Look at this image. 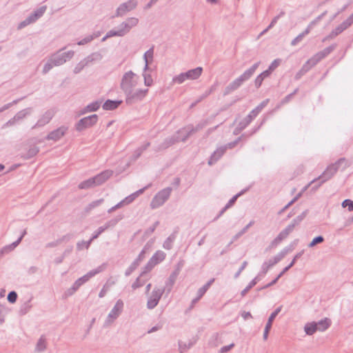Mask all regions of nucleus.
Wrapping results in <instances>:
<instances>
[{"label": "nucleus", "instance_id": "f257e3e1", "mask_svg": "<svg viewBox=\"0 0 353 353\" xmlns=\"http://www.w3.org/2000/svg\"><path fill=\"white\" fill-rule=\"evenodd\" d=\"M139 77L132 70L125 72L121 79L120 88L125 95V103L134 105L141 101L148 94L149 90L135 89L138 84Z\"/></svg>", "mask_w": 353, "mask_h": 353}, {"label": "nucleus", "instance_id": "f03ea898", "mask_svg": "<svg viewBox=\"0 0 353 353\" xmlns=\"http://www.w3.org/2000/svg\"><path fill=\"white\" fill-rule=\"evenodd\" d=\"M261 62L258 61L253 64L250 68L246 70L242 74H241L239 77L235 79L231 83H230L225 88L223 91V95L226 96L234 91L238 90L244 82L249 80L252 75L254 74L256 70L259 68Z\"/></svg>", "mask_w": 353, "mask_h": 353}, {"label": "nucleus", "instance_id": "7ed1b4c3", "mask_svg": "<svg viewBox=\"0 0 353 353\" xmlns=\"http://www.w3.org/2000/svg\"><path fill=\"white\" fill-rule=\"evenodd\" d=\"M345 161V158L342 157L338 159L335 163L329 165L320 176L310 182V183H314L319 181L316 185L312 187V190H317L322 184L332 179L337 172L341 164Z\"/></svg>", "mask_w": 353, "mask_h": 353}, {"label": "nucleus", "instance_id": "20e7f679", "mask_svg": "<svg viewBox=\"0 0 353 353\" xmlns=\"http://www.w3.org/2000/svg\"><path fill=\"white\" fill-rule=\"evenodd\" d=\"M172 190V188L168 187L157 192L150 203L151 208L156 209L163 205L169 199Z\"/></svg>", "mask_w": 353, "mask_h": 353}, {"label": "nucleus", "instance_id": "39448f33", "mask_svg": "<svg viewBox=\"0 0 353 353\" xmlns=\"http://www.w3.org/2000/svg\"><path fill=\"white\" fill-rule=\"evenodd\" d=\"M270 101L269 99H266L260 103L254 109H253L240 123L246 128L250 123L258 116L262 110L267 106Z\"/></svg>", "mask_w": 353, "mask_h": 353}, {"label": "nucleus", "instance_id": "423d86ee", "mask_svg": "<svg viewBox=\"0 0 353 353\" xmlns=\"http://www.w3.org/2000/svg\"><path fill=\"white\" fill-rule=\"evenodd\" d=\"M74 54V52L73 50H69L61 53V50H59L52 54L50 59L54 66H59L63 65L67 61L70 60L73 57Z\"/></svg>", "mask_w": 353, "mask_h": 353}, {"label": "nucleus", "instance_id": "0eeeda50", "mask_svg": "<svg viewBox=\"0 0 353 353\" xmlns=\"http://www.w3.org/2000/svg\"><path fill=\"white\" fill-rule=\"evenodd\" d=\"M98 115L96 114L81 119L75 125V129L78 132H81L86 128L95 125L98 121Z\"/></svg>", "mask_w": 353, "mask_h": 353}, {"label": "nucleus", "instance_id": "6e6552de", "mask_svg": "<svg viewBox=\"0 0 353 353\" xmlns=\"http://www.w3.org/2000/svg\"><path fill=\"white\" fill-rule=\"evenodd\" d=\"M166 287L163 288H154L151 293L147 302V307L150 310L154 308L159 303L163 294L166 290Z\"/></svg>", "mask_w": 353, "mask_h": 353}, {"label": "nucleus", "instance_id": "1a4fd4ad", "mask_svg": "<svg viewBox=\"0 0 353 353\" xmlns=\"http://www.w3.org/2000/svg\"><path fill=\"white\" fill-rule=\"evenodd\" d=\"M184 265V261L180 260L175 266L174 270L170 274L168 281L166 283L167 294H169L171 291L173 285L174 284L177 276L180 274L182 268Z\"/></svg>", "mask_w": 353, "mask_h": 353}, {"label": "nucleus", "instance_id": "9d476101", "mask_svg": "<svg viewBox=\"0 0 353 353\" xmlns=\"http://www.w3.org/2000/svg\"><path fill=\"white\" fill-rule=\"evenodd\" d=\"M146 252V247L141 251L137 258L130 264L125 272V276H129L140 265L141 262L145 258V254Z\"/></svg>", "mask_w": 353, "mask_h": 353}, {"label": "nucleus", "instance_id": "9b49d317", "mask_svg": "<svg viewBox=\"0 0 353 353\" xmlns=\"http://www.w3.org/2000/svg\"><path fill=\"white\" fill-rule=\"evenodd\" d=\"M68 128L65 125H62L56 130L50 132L46 137V140H53L57 141L60 140L66 133Z\"/></svg>", "mask_w": 353, "mask_h": 353}, {"label": "nucleus", "instance_id": "f8f14e48", "mask_svg": "<svg viewBox=\"0 0 353 353\" xmlns=\"http://www.w3.org/2000/svg\"><path fill=\"white\" fill-rule=\"evenodd\" d=\"M137 6L136 3H133L131 1L121 3L117 9L115 17H123L128 12H130L134 9Z\"/></svg>", "mask_w": 353, "mask_h": 353}, {"label": "nucleus", "instance_id": "ddd939ff", "mask_svg": "<svg viewBox=\"0 0 353 353\" xmlns=\"http://www.w3.org/2000/svg\"><path fill=\"white\" fill-rule=\"evenodd\" d=\"M112 174L113 171L106 170L93 176L92 179L94 183V186L96 187L104 183L109 178H110Z\"/></svg>", "mask_w": 353, "mask_h": 353}, {"label": "nucleus", "instance_id": "4468645a", "mask_svg": "<svg viewBox=\"0 0 353 353\" xmlns=\"http://www.w3.org/2000/svg\"><path fill=\"white\" fill-rule=\"evenodd\" d=\"M336 44L334 43L331 46L324 48L322 51L316 53L312 58L314 59V63H318L320 61H321L323 59L326 57L328 54H330L332 51L335 50L336 48Z\"/></svg>", "mask_w": 353, "mask_h": 353}, {"label": "nucleus", "instance_id": "2eb2a0df", "mask_svg": "<svg viewBox=\"0 0 353 353\" xmlns=\"http://www.w3.org/2000/svg\"><path fill=\"white\" fill-rule=\"evenodd\" d=\"M314 59L312 57L308 59L302 66V68L296 72L294 76L295 80H299L305 74H306L312 67L317 63H314Z\"/></svg>", "mask_w": 353, "mask_h": 353}, {"label": "nucleus", "instance_id": "dca6fc26", "mask_svg": "<svg viewBox=\"0 0 353 353\" xmlns=\"http://www.w3.org/2000/svg\"><path fill=\"white\" fill-rule=\"evenodd\" d=\"M123 309V302L121 299H119L116 302L113 308L110 312V313L108 316V318L111 319L112 321L115 320L116 319L118 318V316L122 312Z\"/></svg>", "mask_w": 353, "mask_h": 353}, {"label": "nucleus", "instance_id": "f3484780", "mask_svg": "<svg viewBox=\"0 0 353 353\" xmlns=\"http://www.w3.org/2000/svg\"><path fill=\"white\" fill-rule=\"evenodd\" d=\"M353 24V13L350 14L345 21L336 26L333 31L338 35L349 28Z\"/></svg>", "mask_w": 353, "mask_h": 353}, {"label": "nucleus", "instance_id": "a211bd4d", "mask_svg": "<svg viewBox=\"0 0 353 353\" xmlns=\"http://www.w3.org/2000/svg\"><path fill=\"white\" fill-rule=\"evenodd\" d=\"M54 116V112L52 110H47L41 117L37 121L36 124L32 127V128H37L43 127L45 125L48 124Z\"/></svg>", "mask_w": 353, "mask_h": 353}, {"label": "nucleus", "instance_id": "6ab92c4d", "mask_svg": "<svg viewBox=\"0 0 353 353\" xmlns=\"http://www.w3.org/2000/svg\"><path fill=\"white\" fill-rule=\"evenodd\" d=\"M179 142V136L173 135L170 137H167L164 141L158 146L156 151H160L165 150L176 143Z\"/></svg>", "mask_w": 353, "mask_h": 353}, {"label": "nucleus", "instance_id": "aec40b11", "mask_svg": "<svg viewBox=\"0 0 353 353\" xmlns=\"http://www.w3.org/2000/svg\"><path fill=\"white\" fill-rule=\"evenodd\" d=\"M247 190H243L238 194L233 196L228 202V203L225 205L224 208L221 209V210L219 212V214L214 219V221H216L220 216H221L223 213L230 208H231L236 201L237 199L244 194L246 192Z\"/></svg>", "mask_w": 353, "mask_h": 353}, {"label": "nucleus", "instance_id": "412c9836", "mask_svg": "<svg viewBox=\"0 0 353 353\" xmlns=\"http://www.w3.org/2000/svg\"><path fill=\"white\" fill-rule=\"evenodd\" d=\"M227 150V146H221L217 148L210 156L208 160V165H212L215 163L224 154Z\"/></svg>", "mask_w": 353, "mask_h": 353}, {"label": "nucleus", "instance_id": "4be33fe9", "mask_svg": "<svg viewBox=\"0 0 353 353\" xmlns=\"http://www.w3.org/2000/svg\"><path fill=\"white\" fill-rule=\"evenodd\" d=\"M47 9L46 6H41L37 10L31 13L27 18L30 23L36 22L43 16Z\"/></svg>", "mask_w": 353, "mask_h": 353}, {"label": "nucleus", "instance_id": "5701e85b", "mask_svg": "<svg viewBox=\"0 0 353 353\" xmlns=\"http://www.w3.org/2000/svg\"><path fill=\"white\" fill-rule=\"evenodd\" d=\"M203 68L201 67H197L194 69L190 70L185 72H183L186 79L195 80L197 79L202 74Z\"/></svg>", "mask_w": 353, "mask_h": 353}, {"label": "nucleus", "instance_id": "b1692460", "mask_svg": "<svg viewBox=\"0 0 353 353\" xmlns=\"http://www.w3.org/2000/svg\"><path fill=\"white\" fill-rule=\"evenodd\" d=\"M122 103L121 100H106L103 104V109L105 110H114Z\"/></svg>", "mask_w": 353, "mask_h": 353}, {"label": "nucleus", "instance_id": "393cba45", "mask_svg": "<svg viewBox=\"0 0 353 353\" xmlns=\"http://www.w3.org/2000/svg\"><path fill=\"white\" fill-rule=\"evenodd\" d=\"M166 254L161 250L157 251L152 256L150 259V261L156 266L165 259Z\"/></svg>", "mask_w": 353, "mask_h": 353}, {"label": "nucleus", "instance_id": "a878e982", "mask_svg": "<svg viewBox=\"0 0 353 353\" xmlns=\"http://www.w3.org/2000/svg\"><path fill=\"white\" fill-rule=\"evenodd\" d=\"M39 152V147L35 145H31L26 153L21 154V157L26 160H28L36 156Z\"/></svg>", "mask_w": 353, "mask_h": 353}, {"label": "nucleus", "instance_id": "bb28decb", "mask_svg": "<svg viewBox=\"0 0 353 353\" xmlns=\"http://www.w3.org/2000/svg\"><path fill=\"white\" fill-rule=\"evenodd\" d=\"M331 320L328 318H325L321 321L316 322L317 329L319 331L323 332L326 330L331 325Z\"/></svg>", "mask_w": 353, "mask_h": 353}, {"label": "nucleus", "instance_id": "cd10ccee", "mask_svg": "<svg viewBox=\"0 0 353 353\" xmlns=\"http://www.w3.org/2000/svg\"><path fill=\"white\" fill-rule=\"evenodd\" d=\"M270 75V72L265 70L259 74L254 79V85L256 88H259L263 81V80Z\"/></svg>", "mask_w": 353, "mask_h": 353}, {"label": "nucleus", "instance_id": "c85d7f7f", "mask_svg": "<svg viewBox=\"0 0 353 353\" xmlns=\"http://www.w3.org/2000/svg\"><path fill=\"white\" fill-rule=\"evenodd\" d=\"M176 232L172 233L163 242V247L166 250H171L172 248V243L176 239Z\"/></svg>", "mask_w": 353, "mask_h": 353}, {"label": "nucleus", "instance_id": "c756f323", "mask_svg": "<svg viewBox=\"0 0 353 353\" xmlns=\"http://www.w3.org/2000/svg\"><path fill=\"white\" fill-rule=\"evenodd\" d=\"M304 330L307 335H312L314 334L318 330L316 322L313 321L306 323L304 327Z\"/></svg>", "mask_w": 353, "mask_h": 353}, {"label": "nucleus", "instance_id": "7c9ffc66", "mask_svg": "<svg viewBox=\"0 0 353 353\" xmlns=\"http://www.w3.org/2000/svg\"><path fill=\"white\" fill-rule=\"evenodd\" d=\"M101 101H95L88 104L86 107H85L83 113H85L87 112H94L99 109L101 106Z\"/></svg>", "mask_w": 353, "mask_h": 353}, {"label": "nucleus", "instance_id": "2f4dec72", "mask_svg": "<svg viewBox=\"0 0 353 353\" xmlns=\"http://www.w3.org/2000/svg\"><path fill=\"white\" fill-rule=\"evenodd\" d=\"M299 88H296L292 93L285 96L279 103V104L276 106V109H279L281 106L289 103L293 97L299 92Z\"/></svg>", "mask_w": 353, "mask_h": 353}, {"label": "nucleus", "instance_id": "473e14b6", "mask_svg": "<svg viewBox=\"0 0 353 353\" xmlns=\"http://www.w3.org/2000/svg\"><path fill=\"white\" fill-rule=\"evenodd\" d=\"M94 187L95 186L92 177L81 182L78 185V188L81 190H87Z\"/></svg>", "mask_w": 353, "mask_h": 353}, {"label": "nucleus", "instance_id": "72a5a7b5", "mask_svg": "<svg viewBox=\"0 0 353 353\" xmlns=\"http://www.w3.org/2000/svg\"><path fill=\"white\" fill-rule=\"evenodd\" d=\"M46 349V338L43 335H42L39 339L38 340L35 351L38 352H43Z\"/></svg>", "mask_w": 353, "mask_h": 353}, {"label": "nucleus", "instance_id": "f704fd0d", "mask_svg": "<svg viewBox=\"0 0 353 353\" xmlns=\"http://www.w3.org/2000/svg\"><path fill=\"white\" fill-rule=\"evenodd\" d=\"M214 281L215 279L214 278L209 280V281H208L204 285L198 290L197 295L201 298L211 286V285L214 282Z\"/></svg>", "mask_w": 353, "mask_h": 353}, {"label": "nucleus", "instance_id": "c9c22d12", "mask_svg": "<svg viewBox=\"0 0 353 353\" xmlns=\"http://www.w3.org/2000/svg\"><path fill=\"white\" fill-rule=\"evenodd\" d=\"M123 215H118L114 219H110V221H107L104 225V228L105 230H108V228L114 227L119 221L123 219Z\"/></svg>", "mask_w": 353, "mask_h": 353}, {"label": "nucleus", "instance_id": "e433bc0d", "mask_svg": "<svg viewBox=\"0 0 353 353\" xmlns=\"http://www.w3.org/2000/svg\"><path fill=\"white\" fill-rule=\"evenodd\" d=\"M101 59L102 55L101 53L97 52L88 55L84 59V60L86 61V63L88 64L89 63H92L93 61H100Z\"/></svg>", "mask_w": 353, "mask_h": 353}, {"label": "nucleus", "instance_id": "4c0bfd02", "mask_svg": "<svg viewBox=\"0 0 353 353\" xmlns=\"http://www.w3.org/2000/svg\"><path fill=\"white\" fill-rule=\"evenodd\" d=\"M259 281V276H256L254 279H253L249 284L246 286L245 289H243L241 292V296H245V294L254 286L256 285L258 281Z\"/></svg>", "mask_w": 353, "mask_h": 353}, {"label": "nucleus", "instance_id": "58836bf2", "mask_svg": "<svg viewBox=\"0 0 353 353\" xmlns=\"http://www.w3.org/2000/svg\"><path fill=\"white\" fill-rule=\"evenodd\" d=\"M104 201L103 199H100L96 201H94L89 203L85 208V212L88 213L94 208L99 206L101 203H103Z\"/></svg>", "mask_w": 353, "mask_h": 353}, {"label": "nucleus", "instance_id": "ea45409f", "mask_svg": "<svg viewBox=\"0 0 353 353\" xmlns=\"http://www.w3.org/2000/svg\"><path fill=\"white\" fill-rule=\"evenodd\" d=\"M304 250H301V252H298L294 256L291 263L286 266L283 270L281 271V272L284 274L287 271H288L296 263L297 259H300L301 256L303 254Z\"/></svg>", "mask_w": 353, "mask_h": 353}, {"label": "nucleus", "instance_id": "a19ab883", "mask_svg": "<svg viewBox=\"0 0 353 353\" xmlns=\"http://www.w3.org/2000/svg\"><path fill=\"white\" fill-rule=\"evenodd\" d=\"M185 130H188V135H192L196 132H197L199 129L196 128V126L193 125H188L177 131V134L183 133Z\"/></svg>", "mask_w": 353, "mask_h": 353}, {"label": "nucleus", "instance_id": "79ce46f5", "mask_svg": "<svg viewBox=\"0 0 353 353\" xmlns=\"http://www.w3.org/2000/svg\"><path fill=\"white\" fill-rule=\"evenodd\" d=\"M185 130H188V135H192L196 132H197L199 129L196 128V126L193 125H188L177 131V134L183 133Z\"/></svg>", "mask_w": 353, "mask_h": 353}, {"label": "nucleus", "instance_id": "37998d69", "mask_svg": "<svg viewBox=\"0 0 353 353\" xmlns=\"http://www.w3.org/2000/svg\"><path fill=\"white\" fill-rule=\"evenodd\" d=\"M90 279L89 278L88 275L86 274L83 275V276L79 278L74 283L73 286L78 290V289L83 285L85 283L88 281Z\"/></svg>", "mask_w": 353, "mask_h": 353}, {"label": "nucleus", "instance_id": "c03bdc74", "mask_svg": "<svg viewBox=\"0 0 353 353\" xmlns=\"http://www.w3.org/2000/svg\"><path fill=\"white\" fill-rule=\"evenodd\" d=\"M281 306L277 307L271 314L270 316H269L268 318V322L265 325V326L268 327H270L272 328V323L274 320V319L276 318V316L278 315V314L281 312Z\"/></svg>", "mask_w": 353, "mask_h": 353}, {"label": "nucleus", "instance_id": "a18cd8bd", "mask_svg": "<svg viewBox=\"0 0 353 353\" xmlns=\"http://www.w3.org/2000/svg\"><path fill=\"white\" fill-rule=\"evenodd\" d=\"M70 234H66V235H64L61 238L57 239V241H52V242H50L46 244V248H54V247H57V245H59L60 243H61V242H63V241H65V239H70Z\"/></svg>", "mask_w": 353, "mask_h": 353}, {"label": "nucleus", "instance_id": "49530a36", "mask_svg": "<svg viewBox=\"0 0 353 353\" xmlns=\"http://www.w3.org/2000/svg\"><path fill=\"white\" fill-rule=\"evenodd\" d=\"M153 53H154L153 47H152L151 48H150L148 51H146L145 52L144 56H143L145 63V67H144V71H146L148 69V65H149L148 58H150V59H152Z\"/></svg>", "mask_w": 353, "mask_h": 353}, {"label": "nucleus", "instance_id": "de8ad7c7", "mask_svg": "<svg viewBox=\"0 0 353 353\" xmlns=\"http://www.w3.org/2000/svg\"><path fill=\"white\" fill-rule=\"evenodd\" d=\"M274 265H276V263L272 259H270L268 261H265L262 264L261 274L263 275L266 274L269 269Z\"/></svg>", "mask_w": 353, "mask_h": 353}, {"label": "nucleus", "instance_id": "09e8293b", "mask_svg": "<svg viewBox=\"0 0 353 353\" xmlns=\"http://www.w3.org/2000/svg\"><path fill=\"white\" fill-rule=\"evenodd\" d=\"M32 108H28L26 109H23L19 112H18L15 115V118L19 121V120H21L24 119L27 115L30 114L31 112Z\"/></svg>", "mask_w": 353, "mask_h": 353}, {"label": "nucleus", "instance_id": "8fccbe9b", "mask_svg": "<svg viewBox=\"0 0 353 353\" xmlns=\"http://www.w3.org/2000/svg\"><path fill=\"white\" fill-rule=\"evenodd\" d=\"M105 268L106 263H103L102 265L97 267L96 269L92 270L90 272H88L87 274L88 275L89 278L91 279L92 276L105 270Z\"/></svg>", "mask_w": 353, "mask_h": 353}, {"label": "nucleus", "instance_id": "3c124183", "mask_svg": "<svg viewBox=\"0 0 353 353\" xmlns=\"http://www.w3.org/2000/svg\"><path fill=\"white\" fill-rule=\"evenodd\" d=\"M307 213H308L307 210L303 211L300 215H299L296 218H294L291 223L295 227L298 226L301 223V221L305 218Z\"/></svg>", "mask_w": 353, "mask_h": 353}, {"label": "nucleus", "instance_id": "603ef678", "mask_svg": "<svg viewBox=\"0 0 353 353\" xmlns=\"http://www.w3.org/2000/svg\"><path fill=\"white\" fill-rule=\"evenodd\" d=\"M310 32L308 30H305L303 32L300 33L297 37H296L292 41L291 46H294L297 45L299 42H301L303 37L308 34Z\"/></svg>", "mask_w": 353, "mask_h": 353}, {"label": "nucleus", "instance_id": "864d4df0", "mask_svg": "<svg viewBox=\"0 0 353 353\" xmlns=\"http://www.w3.org/2000/svg\"><path fill=\"white\" fill-rule=\"evenodd\" d=\"M196 339H193L192 341H190L188 345L186 343H184L181 341L179 342V346L180 352L182 353L185 351H186L188 349L190 348L196 341Z\"/></svg>", "mask_w": 353, "mask_h": 353}, {"label": "nucleus", "instance_id": "5fc2aeb1", "mask_svg": "<svg viewBox=\"0 0 353 353\" xmlns=\"http://www.w3.org/2000/svg\"><path fill=\"white\" fill-rule=\"evenodd\" d=\"M119 31L122 35V37L126 35L128 32H130V28L129 27V26L128 25V23L125 21L122 22L119 26Z\"/></svg>", "mask_w": 353, "mask_h": 353}, {"label": "nucleus", "instance_id": "6e6d98bb", "mask_svg": "<svg viewBox=\"0 0 353 353\" xmlns=\"http://www.w3.org/2000/svg\"><path fill=\"white\" fill-rule=\"evenodd\" d=\"M141 277L142 276H141L140 274L139 276L137 277L135 281L132 284V288L133 290H136L139 288H141L145 283L146 280L142 279Z\"/></svg>", "mask_w": 353, "mask_h": 353}, {"label": "nucleus", "instance_id": "4d7b16f0", "mask_svg": "<svg viewBox=\"0 0 353 353\" xmlns=\"http://www.w3.org/2000/svg\"><path fill=\"white\" fill-rule=\"evenodd\" d=\"M301 196V192L297 194L287 205H285L279 212V214L283 213L288 208H290L294 203H295L299 198Z\"/></svg>", "mask_w": 353, "mask_h": 353}, {"label": "nucleus", "instance_id": "13d9d810", "mask_svg": "<svg viewBox=\"0 0 353 353\" xmlns=\"http://www.w3.org/2000/svg\"><path fill=\"white\" fill-rule=\"evenodd\" d=\"M112 37H122L119 29L118 30H111L108 31L106 34V35L102 39V41H105L108 38Z\"/></svg>", "mask_w": 353, "mask_h": 353}, {"label": "nucleus", "instance_id": "bf43d9fd", "mask_svg": "<svg viewBox=\"0 0 353 353\" xmlns=\"http://www.w3.org/2000/svg\"><path fill=\"white\" fill-rule=\"evenodd\" d=\"M324 237L321 235L314 237L312 241L308 244L309 248H313L317 244L322 243L324 241Z\"/></svg>", "mask_w": 353, "mask_h": 353}, {"label": "nucleus", "instance_id": "052dcab7", "mask_svg": "<svg viewBox=\"0 0 353 353\" xmlns=\"http://www.w3.org/2000/svg\"><path fill=\"white\" fill-rule=\"evenodd\" d=\"M186 79L185 77V74L183 72L179 74V75H176L172 78V83L175 84H181L183 83Z\"/></svg>", "mask_w": 353, "mask_h": 353}, {"label": "nucleus", "instance_id": "680f3d73", "mask_svg": "<svg viewBox=\"0 0 353 353\" xmlns=\"http://www.w3.org/2000/svg\"><path fill=\"white\" fill-rule=\"evenodd\" d=\"M92 241H91V239L89 241H79L77 243V250H81L83 248L88 249L90 247Z\"/></svg>", "mask_w": 353, "mask_h": 353}, {"label": "nucleus", "instance_id": "e2e57ef3", "mask_svg": "<svg viewBox=\"0 0 353 353\" xmlns=\"http://www.w3.org/2000/svg\"><path fill=\"white\" fill-rule=\"evenodd\" d=\"M281 62V60L280 59H274L266 70L269 71L271 74V73L280 65Z\"/></svg>", "mask_w": 353, "mask_h": 353}, {"label": "nucleus", "instance_id": "0e129e2a", "mask_svg": "<svg viewBox=\"0 0 353 353\" xmlns=\"http://www.w3.org/2000/svg\"><path fill=\"white\" fill-rule=\"evenodd\" d=\"M125 22L129 26L130 28L137 26L139 23V19L136 17H129L125 20Z\"/></svg>", "mask_w": 353, "mask_h": 353}, {"label": "nucleus", "instance_id": "69168bd1", "mask_svg": "<svg viewBox=\"0 0 353 353\" xmlns=\"http://www.w3.org/2000/svg\"><path fill=\"white\" fill-rule=\"evenodd\" d=\"M125 22L129 26L130 28L137 26L139 23V19L136 17H129L125 20Z\"/></svg>", "mask_w": 353, "mask_h": 353}, {"label": "nucleus", "instance_id": "338daca9", "mask_svg": "<svg viewBox=\"0 0 353 353\" xmlns=\"http://www.w3.org/2000/svg\"><path fill=\"white\" fill-rule=\"evenodd\" d=\"M154 265L149 260L146 265L143 268V270L141 273V276H143L145 274H146L148 272H150L154 268Z\"/></svg>", "mask_w": 353, "mask_h": 353}, {"label": "nucleus", "instance_id": "774afa93", "mask_svg": "<svg viewBox=\"0 0 353 353\" xmlns=\"http://www.w3.org/2000/svg\"><path fill=\"white\" fill-rule=\"evenodd\" d=\"M31 308V305L30 304V301L26 302L23 305H21L19 313L21 315L26 314Z\"/></svg>", "mask_w": 353, "mask_h": 353}]
</instances>
